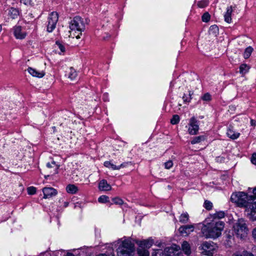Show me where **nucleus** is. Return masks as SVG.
I'll return each instance as SVG.
<instances>
[{
    "mask_svg": "<svg viewBox=\"0 0 256 256\" xmlns=\"http://www.w3.org/2000/svg\"><path fill=\"white\" fill-rule=\"evenodd\" d=\"M224 227V223L223 222L214 218L202 226V232L206 238L216 239L221 236Z\"/></svg>",
    "mask_w": 256,
    "mask_h": 256,
    "instance_id": "f257e3e1",
    "label": "nucleus"
},
{
    "mask_svg": "<svg viewBox=\"0 0 256 256\" xmlns=\"http://www.w3.org/2000/svg\"><path fill=\"white\" fill-rule=\"evenodd\" d=\"M180 248L179 246L174 244L170 248H166L164 250V252L166 256H183L182 254L176 253ZM181 250L185 254L189 256L192 253L191 246L187 241H184L181 245Z\"/></svg>",
    "mask_w": 256,
    "mask_h": 256,
    "instance_id": "f03ea898",
    "label": "nucleus"
},
{
    "mask_svg": "<svg viewBox=\"0 0 256 256\" xmlns=\"http://www.w3.org/2000/svg\"><path fill=\"white\" fill-rule=\"evenodd\" d=\"M85 28L83 20L80 16H75L70 22V36L78 39L82 34V31L84 30Z\"/></svg>",
    "mask_w": 256,
    "mask_h": 256,
    "instance_id": "7ed1b4c3",
    "label": "nucleus"
},
{
    "mask_svg": "<svg viewBox=\"0 0 256 256\" xmlns=\"http://www.w3.org/2000/svg\"><path fill=\"white\" fill-rule=\"evenodd\" d=\"M233 228L237 238L244 239L247 236L248 230L246 222L243 219H238L234 225Z\"/></svg>",
    "mask_w": 256,
    "mask_h": 256,
    "instance_id": "20e7f679",
    "label": "nucleus"
},
{
    "mask_svg": "<svg viewBox=\"0 0 256 256\" xmlns=\"http://www.w3.org/2000/svg\"><path fill=\"white\" fill-rule=\"evenodd\" d=\"M230 200L232 202L236 203L238 206L244 207L249 202L252 200V196H248L244 192H237L233 193L230 197Z\"/></svg>",
    "mask_w": 256,
    "mask_h": 256,
    "instance_id": "39448f33",
    "label": "nucleus"
},
{
    "mask_svg": "<svg viewBox=\"0 0 256 256\" xmlns=\"http://www.w3.org/2000/svg\"><path fill=\"white\" fill-rule=\"evenodd\" d=\"M247 216L252 221H256V198L249 200L244 206Z\"/></svg>",
    "mask_w": 256,
    "mask_h": 256,
    "instance_id": "423d86ee",
    "label": "nucleus"
},
{
    "mask_svg": "<svg viewBox=\"0 0 256 256\" xmlns=\"http://www.w3.org/2000/svg\"><path fill=\"white\" fill-rule=\"evenodd\" d=\"M216 245L210 242H204L199 246L201 253L207 256H212L216 248Z\"/></svg>",
    "mask_w": 256,
    "mask_h": 256,
    "instance_id": "0eeeda50",
    "label": "nucleus"
},
{
    "mask_svg": "<svg viewBox=\"0 0 256 256\" xmlns=\"http://www.w3.org/2000/svg\"><path fill=\"white\" fill-rule=\"evenodd\" d=\"M58 16L56 12H52L48 18L47 31L49 32H52L56 28V24L58 21Z\"/></svg>",
    "mask_w": 256,
    "mask_h": 256,
    "instance_id": "6e6552de",
    "label": "nucleus"
},
{
    "mask_svg": "<svg viewBox=\"0 0 256 256\" xmlns=\"http://www.w3.org/2000/svg\"><path fill=\"white\" fill-rule=\"evenodd\" d=\"M199 130L198 122L194 117L192 118L188 124V132L190 134H196Z\"/></svg>",
    "mask_w": 256,
    "mask_h": 256,
    "instance_id": "1a4fd4ad",
    "label": "nucleus"
},
{
    "mask_svg": "<svg viewBox=\"0 0 256 256\" xmlns=\"http://www.w3.org/2000/svg\"><path fill=\"white\" fill-rule=\"evenodd\" d=\"M194 230L193 225H186L180 226L178 229L180 233L183 236H187Z\"/></svg>",
    "mask_w": 256,
    "mask_h": 256,
    "instance_id": "9d476101",
    "label": "nucleus"
},
{
    "mask_svg": "<svg viewBox=\"0 0 256 256\" xmlns=\"http://www.w3.org/2000/svg\"><path fill=\"white\" fill-rule=\"evenodd\" d=\"M42 192L44 198H48L57 194L56 190L52 188H44Z\"/></svg>",
    "mask_w": 256,
    "mask_h": 256,
    "instance_id": "9b49d317",
    "label": "nucleus"
},
{
    "mask_svg": "<svg viewBox=\"0 0 256 256\" xmlns=\"http://www.w3.org/2000/svg\"><path fill=\"white\" fill-rule=\"evenodd\" d=\"M14 34L15 37L17 39H24L26 34L25 32L22 31L20 26H16L14 28Z\"/></svg>",
    "mask_w": 256,
    "mask_h": 256,
    "instance_id": "f8f14e48",
    "label": "nucleus"
},
{
    "mask_svg": "<svg viewBox=\"0 0 256 256\" xmlns=\"http://www.w3.org/2000/svg\"><path fill=\"white\" fill-rule=\"evenodd\" d=\"M127 163H122L120 166H116L114 164L112 163L110 161H106L104 162V166L106 168H111L112 170H118L122 168H124L126 166Z\"/></svg>",
    "mask_w": 256,
    "mask_h": 256,
    "instance_id": "ddd939ff",
    "label": "nucleus"
},
{
    "mask_svg": "<svg viewBox=\"0 0 256 256\" xmlns=\"http://www.w3.org/2000/svg\"><path fill=\"white\" fill-rule=\"evenodd\" d=\"M28 72L32 76L38 78H42L45 74L44 71H38L32 68H28Z\"/></svg>",
    "mask_w": 256,
    "mask_h": 256,
    "instance_id": "4468645a",
    "label": "nucleus"
},
{
    "mask_svg": "<svg viewBox=\"0 0 256 256\" xmlns=\"http://www.w3.org/2000/svg\"><path fill=\"white\" fill-rule=\"evenodd\" d=\"M98 188L100 190L108 191L111 190V186L105 180H100L99 182Z\"/></svg>",
    "mask_w": 256,
    "mask_h": 256,
    "instance_id": "2eb2a0df",
    "label": "nucleus"
},
{
    "mask_svg": "<svg viewBox=\"0 0 256 256\" xmlns=\"http://www.w3.org/2000/svg\"><path fill=\"white\" fill-rule=\"evenodd\" d=\"M233 12V8L232 6L226 8V12L224 14V20L228 23H230L232 22V14Z\"/></svg>",
    "mask_w": 256,
    "mask_h": 256,
    "instance_id": "dca6fc26",
    "label": "nucleus"
},
{
    "mask_svg": "<svg viewBox=\"0 0 256 256\" xmlns=\"http://www.w3.org/2000/svg\"><path fill=\"white\" fill-rule=\"evenodd\" d=\"M226 134L230 138L235 140L240 136V134L234 130L232 128H229L227 130Z\"/></svg>",
    "mask_w": 256,
    "mask_h": 256,
    "instance_id": "f3484780",
    "label": "nucleus"
},
{
    "mask_svg": "<svg viewBox=\"0 0 256 256\" xmlns=\"http://www.w3.org/2000/svg\"><path fill=\"white\" fill-rule=\"evenodd\" d=\"M154 243L152 239H148L147 240H144L140 242L139 245L140 246L145 248H148L152 246Z\"/></svg>",
    "mask_w": 256,
    "mask_h": 256,
    "instance_id": "a211bd4d",
    "label": "nucleus"
},
{
    "mask_svg": "<svg viewBox=\"0 0 256 256\" xmlns=\"http://www.w3.org/2000/svg\"><path fill=\"white\" fill-rule=\"evenodd\" d=\"M20 12L18 9L11 8L8 10V15L12 19L17 18Z\"/></svg>",
    "mask_w": 256,
    "mask_h": 256,
    "instance_id": "6ab92c4d",
    "label": "nucleus"
},
{
    "mask_svg": "<svg viewBox=\"0 0 256 256\" xmlns=\"http://www.w3.org/2000/svg\"><path fill=\"white\" fill-rule=\"evenodd\" d=\"M232 256H254L252 252L246 250L237 251L234 252Z\"/></svg>",
    "mask_w": 256,
    "mask_h": 256,
    "instance_id": "aec40b11",
    "label": "nucleus"
},
{
    "mask_svg": "<svg viewBox=\"0 0 256 256\" xmlns=\"http://www.w3.org/2000/svg\"><path fill=\"white\" fill-rule=\"evenodd\" d=\"M66 190L68 193L74 194L78 192V188L74 184H68L66 188Z\"/></svg>",
    "mask_w": 256,
    "mask_h": 256,
    "instance_id": "412c9836",
    "label": "nucleus"
},
{
    "mask_svg": "<svg viewBox=\"0 0 256 256\" xmlns=\"http://www.w3.org/2000/svg\"><path fill=\"white\" fill-rule=\"evenodd\" d=\"M46 166L48 168H53L54 170L50 171V172L52 174H56L58 172V166L56 164V162L52 161V163H48L46 164Z\"/></svg>",
    "mask_w": 256,
    "mask_h": 256,
    "instance_id": "4be33fe9",
    "label": "nucleus"
},
{
    "mask_svg": "<svg viewBox=\"0 0 256 256\" xmlns=\"http://www.w3.org/2000/svg\"><path fill=\"white\" fill-rule=\"evenodd\" d=\"M188 220L189 216L187 212L181 214L179 218L180 222L182 224H186L188 222Z\"/></svg>",
    "mask_w": 256,
    "mask_h": 256,
    "instance_id": "5701e85b",
    "label": "nucleus"
},
{
    "mask_svg": "<svg viewBox=\"0 0 256 256\" xmlns=\"http://www.w3.org/2000/svg\"><path fill=\"white\" fill-rule=\"evenodd\" d=\"M250 69V66L246 64H244L240 66V72L242 74L247 73Z\"/></svg>",
    "mask_w": 256,
    "mask_h": 256,
    "instance_id": "b1692460",
    "label": "nucleus"
},
{
    "mask_svg": "<svg viewBox=\"0 0 256 256\" xmlns=\"http://www.w3.org/2000/svg\"><path fill=\"white\" fill-rule=\"evenodd\" d=\"M77 76L76 72L72 68H70V72H68V78L71 80H74Z\"/></svg>",
    "mask_w": 256,
    "mask_h": 256,
    "instance_id": "393cba45",
    "label": "nucleus"
},
{
    "mask_svg": "<svg viewBox=\"0 0 256 256\" xmlns=\"http://www.w3.org/2000/svg\"><path fill=\"white\" fill-rule=\"evenodd\" d=\"M252 50H253V48L251 46H249V47L247 48L245 50V51L244 54V58H248L250 56Z\"/></svg>",
    "mask_w": 256,
    "mask_h": 256,
    "instance_id": "a878e982",
    "label": "nucleus"
},
{
    "mask_svg": "<svg viewBox=\"0 0 256 256\" xmlns=\"http://www.w3.org/2000/svg\"><path fill=\"white\" fill-rule=\"evenodd\" d=\"M204 139L203 136H200L194 137L193 140L191 141V144H192L200 143V142L204 140Z\"/></svg>",
    "mask_w": 256,
    "mask_h": 256,
    "instance_id": "bb28decb",
    "label": "nucleus"
},
{
    "mask_svg": "<svg viewBox=\"0 0 256 256\" xmlns=\"http://www.w3.org/2000/svg\"><path fill=\"white\" fill-rule=\"evenodd\" d=\"M208 4V0H202L198 2V6L200 8H204L206 7Z\"/></svg>",
    "mask_w": 256,
    "mask_h": 256,
    "instance_id": "cd10ccee",
    "label": "nucleus"
},
{
    "mask_svg": "<svg viewBox=\"0 0 256 256\" xmlns=\"http://www.w3.org/2000/svg\"><path fill=\"white\" fill-rule=\"evenodd\" d=\"M209 31L210 34H216L217 33H218V28L217 26L212 25L210 26Z\"/></svg>",
    "mask_w": 256,
    "mask_h": 256,
    "instance_id": "c85d7f7f",
    "label": "nucleus"
},
{
    "mask_svg": "<svg viewBox=\"0 0 256 256\" xmlns=\"http://www.w3.org/2000/svg\"><path fill=\"white\" fill-rule=\"evenodd\" d=\"M180 122V116L177 115L175 114L173 116L172 118L170 120V123L172 124H178Z\"/></svg>",
    "mask_w": 256,
    "mask_h": 256,
    "instance_id": "c756f323",
    "label": "nucleus"
},
{
    "mask_svg": "<svg viewBox=\"0 0 256 256\" xmlns=\"http://www.w3.org/2000/svg\"><path fill=\"white\" fill-rule=\"evenodd\" d=\"M210 14L208 12H205L204 14L202 16V20L204 22H208L210 20Z\"/></svg>",
    "mask_w": 256,
    "mask_h": 256,
    "instance_id": "7c9ffc66",
    "label": "nucleus"
},
{
    "mask_svg": "<svg viewBox=\"0 0 256 256\" xmlns=\"http://www.w3.org/2000/svg\"><path fill=\"white\" fill-rule=\"evenodd\" d=\"M109 198L106 196H100L98 200L100 202L105 203L108 202Z\"/></svg>",
    "mask_w": 256,
    "mask_h": 256,
    "instance_id": "2f4dec72",
    "label": "nucleus"
},
{
    "mask_svg": "<svg viewBox=\"0 0 256 256\" xmlns=\"http://www.w3.org/2000/svg\"><path fill=\"white\" fill-rule=\"evenodd\" d=\"M204 207L208 210H210L212 208V204L210 201L206 200L204 203Z\"/></svg>",
    "mask_w": 256,
    "mask_h": 256,
    "instance_id": "473e14b6",
    "label": "nucleus"
},
{
    "mask_svg": "<svg viewBox=\"0 0 256 256\" xmlns=\"http://www.w3.org/2000/svg\"><path fill=\"white\" fill-rule=\"evenodd\" d=\"M112 200L115 204H116L122 205L124 203L123 200L119 198H112Z\"/></svg>",
    "mask_w": 256,
    "mask_h": 256,
    "instance_id": "72a5a7b5",
    "label": "nucleus"
},
{
    "mask_svg": "<svg viewBox=\"0 0 256 256\" xmlns=\"http://www.w3.org/2000/svg\"><path fill=\"white\" fill-rule=\"evenodd\" d=\"M27 190L28 194H34L36 192V188L34 186H30L28 188Z\"/></svg>",
    "mask_w": 256,
    "mask_h": 256,
    "instance_id": "f704fd0d",
    "label": "nucleus"
},
{
    "mask_svg": "<svg viewBox=\"0 0 256 256\" xmlns=\"http://www.w3.org/2000/svg\"><path fill=\"white\" fill-rule=\"evenodd\" d=\"M183 100L184 102H189L191 100V94L190 92H189V94L188 95L184 94V96L182 97Z\"/></svg>",
    "mask_w": 256,
    "mask_h": 256,
    "instance_id": "c9c22d12",
    "label": "nucleus"
},
{
    "mask_svg": "<svg viewBox=\"0 0 256 256\" xmlns=\"http://www.w3.org/2000/svg\"><path fill=\"white\" fill-rule=\"evenodd\" d=\"M20 2L26 6H32L33 4L32 0H20Z\"/></svg>",
    "mask_w": 256,
    "mask_h": 256,
    "instance_id": "e433bc0d",
    "label": "nucleus"
},
{
    "mask_svg": "<svg viewBox=\"0 0 256 256\" xmlns=\"http://www.w3.org/2000/svg\"><path fill=\"white\" fill-rule=\"evenodd\" d=\"M173 163L172 161L168 160L164 163L165 168L167 169H170L172 167Z\"/></svg>",
    "mask_w": 256,
    "mask_h": 256,
    "instance_id": "4c0bfd02",
    "label": "nucleus"
},
{
    "mask_svg": "<svg viewBox=\"0 0 256 256\" xmlns=\"http://www.w3.org/2000/svg\"><path fill=\"white\" fill-rule=\"evenodd\" d=\"M202 99L205 101H209L210 100V95L208 94H206L202 97Z\"/></svg>",
    "mask_w": 256,
    "mask_h": 256,
    "instance_id": "58836bf2",
    "label": "nucleus"
},
{
    "mask_svg": "<svg viewBox=\"0 0 256 256\" xmlns=\"http://www.w3.org/2000/svg\"><path fill=\"white\" fill-rule=\"evenodd\" d=\"M224 213L222 212H220L215 214L214 218L219 220L220 218H224Z\"/></svg>",
    "mask_w": 256,
    "mask_h": 256,
    "instance_id": "ea45409f",
    "label": "nucleus"
},
{
    "mask_svg": "<svg viewBox=\"0 0 256 256\" xmlns=\"http://www.w3.org/2000/svg\"><path fill=\"white\" fill-rule=\"evenodd\" d=\"M252 236L253 240L256 241V227L254 228L252 230Z\"/></svg>",
    "mask_w": 256,
    "mask_h": 256,
    "instance_id": "a19ab883",
    "label": "nucleus"
},
{
    "mask_svg": "<svg viewBox=\"0 0 256 256\" xmlns=\"http://www.w3.org/2000/svg\"><path fill=\"white\" fill-rule=\"evenodd\" d=\"M251 162L254 164H256V153H254L251 158Z\"/></svg>",
    "mask_w": 256,
    "mask_h": 256,
    "instance_id": "79ce46f5",
    "label": "nucleus"
},
{
    "mask_svg": "<svg viewBox=\"0 0 256 256\" xmlns=\"http://www.w3.org/2000/svg\"><path fill=\"white\" fill-rule=\"evenodd\" d=\"M56 44L58 45V48L60 49L62 52H64L65 50L64 47L59 42H56Z\"/></svg>",
    "mask_w": 256,
    "mask_h": 256,
    "instance_id": "37998d69",
    "label": "nucleus"
},
{
    "mask_svg": "<svg viewBox=\"0 0 256 256\" xmlns=\"http://www.w3.org/2000/svg\"><path fill=\"white\" fill-rule=\"evenodd\" d=\"M250 124L252 126H255L256 125V122L253 120H251Z\"/></svg>",
    "mask_w": 256,
    "mask_h": 256,
    "instance_id": "c03bdc74",
    "label": "nucleus"
},
{
    "mask_svg": "<svg viewBox=\"0 0 256 256\" xmlns=\"http://www.w3.org/2000/svg\"><path fill=\"white\" fill-rule=\"evenodd\" d=\"M143 256H148V252L146 250H144L143 252Z\"/></svg>",
    "mask_w": 256,
    "mask_h": 256,
    "instance_id": "a18cd8bd",
    "label": "nucleus"
},
{
    "mask_svg": "<svg viewBox=\"0 0 256 256\" xmlns=\"http://www.w3.org/2000/svg\"><path fill=\"white\" fill-rule=\"evenodd\" d=\"M66 256H74V255L71 253H68L66 255Z\"/></svg>",
    "mask_w": 256,
    "mask_h": 256,
    "instance_id": "49530a36",
    "label": "nucleus"
},
{
    "mask_svg": "<svg viewBox=\"0 0 256 256\" xmlns=\"http://www.w3.org/2000/svg\"><path fill=\"white\" fill-rule=\"evenodd\" d=\"M2 30V25L0 24V32H1Z\"/></svg>",
    "mask_w": 256,
    "mask_h": 256,
    "instance_id": "de8ad7c7",
    "label": "nucleus"
},
{
    "mask_svg": "<svg viewBox=\"0 0 256 256\" xmlns=\"http://www.w3.org/2000/svg\"><path fill=\"white\" fill-rule=\"evenodd\" d=\"M138 252L139 255L140 256L141 254H140V251H138Z\"/></svg>",
    "mask_w": 256,
    "mask_h": 256,
    "instance_id": "09e8293b",
    "label": "nucleus"
}]
</instances>
